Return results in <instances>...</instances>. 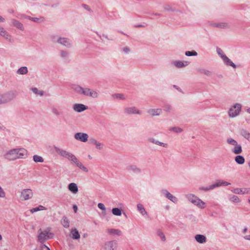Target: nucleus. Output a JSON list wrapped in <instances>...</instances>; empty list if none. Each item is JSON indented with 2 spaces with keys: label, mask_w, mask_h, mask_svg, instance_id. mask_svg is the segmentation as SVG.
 <instances>
[{
  "label": "nucleus",
  "mask_w": 250,
  "mask_h": 250,
  "mask_svg": "<svg viewBox=\"0 0 250 250\" xmlns=\"http://www.w3.org/2000/svg\"><path fill=\"white\" fill-rule=\"evenodd\" d=\"M161 193L165 195V196L169 199L171 202H173L174 203L176 204L178 202V198L174 196L172 194H171L170 192H169L166 189H162L161 190Z\"/></svg>",
  "instance_id": "obj_10"
},
{
  "label": "nucleus",
  "mask_w": 250,
  "mask_h": 250,
  "mask_svg": "<svg viewBox=\"0 0 250 250\" xmlns=\"http://www.w3.org/2000/svg\"><path fill=\"white\" fill-rule=\"evenodd\" d=\"M240 134L246 139L250 142V133L245 129L240 130Z\"/></svg>",
  "instance_id": "obj_27"
},
{
  "label": "nucleus",
  "mask_w": 250,
  "mask_h": 250,
  "mask_svg": "<svg viewBox=\"0 0 250 250\" xmlns=\"http://www.w3.org/2000/svg\"><path fill=\"white\" fill-rule=\"evenodd\" d=\"M173 87L175 88H176L177 90H178V91H180V92H182V89L178 86H177V85H173Z\"/></svg>",
  "instance_id": "obj_60"
},
{
  "label": "nucleus",
  "mask_w": 250,
  "mask_h": 250,
  "mask_svg": "<svg viewBox=\"0 0 250 250\" xmlns=\"http://www.w3.org/2000/svg\"><path fill=\"white\" fill-rule=\"evenodd\" d=\"M44 209H45V208L44 207H43L42 206L40 205V206H39L38 207H36V208H32L31 210V211L32 213H34V212H35L39 211V210H43Z\"/></svg>",
  "instance_id": "obj_44"
},
{
  "label": "nucleus",
  "mask_w": 250,
  "mask_h": 250,
  "mask_svg": "<svg viewBox=\"0 0 250 250\" xmlns=\"http://www.w3.org/2000/svg\"><path fill=\"white\" fill-rule=\"evenodd\" d=\"M27 152L24 148H14L7 152L4 157L8 161H14L18 159L26 158Z\"/></svg>",
  "instance_id": "obj_1"
},
{
  "label": "nucleus",
  "mask_w": 250,
  "mask_h": 250,
  "mask_svg": "<svg viewBox=\"0 0 250 250\" xmlns=\"http://www.w3.org/2000/svg\"><path fill=\"white\" fill-rule=\"evenodd\" d=\"M89 142L90 144H93L95 146V147L99 150L102 149L103 148V144L98 142L94 138H91L89 139Z\"/></svg>",
  "instance_id": "obj_18"
},
{
  "label": "nucleus",
  "mask_w": 250,
  "mask_h": 250,
  "mask_svg": "<svg viewBox=\"0 0 250 250\" xmlns=\"http://www.w3.org/2000/svg\"><path fill=\"white\" fill-rule=\"evenodd\" d=\"M23 17L37 23H41L45 21V19L43 17H40V18H34L27 16H23Z\"/></svg>",
  "instance_id": "obj_21"
},
{
  "label": "nucleus",
  "mask_w": 250,
  "mask_h": 250,
  "mask_svg": "<svg viewBox=\"0 0 250 250\" xmlns=\"http://www.w3.org/2000/svg\"><path fill=\"white\" fill-rule=\"evenodd\" d=\"M241 104H235L229 111V115L230 117L234 118L240 113L241 110Z\"/></svg>",
  "instance_id": "obj_7"
},
{
  "label": "nucleus",
  "mask_w": 250,
  "mask_h": 250,
  "mask_svg": "<svg viewBox=\"0 0 250 250\" xmlns=\"http://www.w3.org/2000/svg\"><path fill=\"white\" fill-rule=\"evenodd\" d=\"M137 208L140 213L142 215L144 216L145 215H147V213L142 204H138L137 205Z\"/></svg>",
  "instance_id": "obj_29"
},
{
  "label": "nucleus",
  "mask_w": 250,
  "mask_h": 250,
  "mask_svg": "<svg viewBox=\"0 0 250 250\" xmlns=\"http://www.w3.org/2000/svg\"><path fill=\"white\" fill-rule=\"evenodd\" d=\"M198 72H200L201 74H205L208 76H210L212 75V72L210 71L209 70L205 69H199L198 70Z\"/></svg>",
  "instance_id": "obj_37"
},
{
  "label": "nucleus",
  "mask_w": 250,
  "mask_h": 250,
  "mask_svg": "<svg viewBox=\"0 0 250 250\" xmlns=\"http://www.w3.org/2000/svg\"><path fill=\"white\" fill-rule=\"evenodd\" d=\"M223 181L221 180H217L215 183L212 184V187L215 188L223 186Z\"/></svg>",
  "instance_id": "obj_43"
},
{
  "label": "nucleus",
  "mask_w": 250,
  "mask_h": 250,
  "mask_svg": "<svg viewBox=\"0 0 250 250\" xmlns=\"http://www.w3.org/2000/svg\"><path fill=\"white\" fill-rule=\"evenodd\" d=\"M72 238L73 239H78L80 238V235L78 230L76 229H72L71 231Z\"/></svg>",
  "instance_id": "obj_30"
},
{
  "label": "nucleus",
  "mask_w": 250,
  "mask_h": 250,
  "mask_svg": "<svg viewBox=\"0 0 250 250\" xmlns=\"http://www.w3.org/2000/svg\"><path fill=\"white\" fill-rule=\"evenodd\" d=\"M188 200L194 205L201 208H205V203L199 199L198 197L192 194H188L186 195Z\"/></svg>",
  "instance_id": "obj_5"
},
{
  "label": "nucleus",
  "mask_w": 250,
  "mask_h": 250,
  "mask_svg": "<svg viewBox=\"0 0 250 250\" xmlns=\"http://www.w3.org/2000/svg\"><path fill=\"white\" fill-rule=\"evenodd\" d=\"M227 142L228 144L234 146H236L237 144V141L231 138H228L227 140Z\"/></svg>",
  "instance_id": "obj_42"
},
{
  "label": "nucleus",
  "mask_w": 250,
  "mask_h": 250,
  "mask_svg": "<svg viewBox=\"0 0 250 250\" xmlns=\"http://www.w3.org/2000/svg\"><path fill=\"white\" fill-rule=\"evenodd\" d=\"M148 141L149 142H150V143H152L153 144H156L157 145H158V146H163L164 147L167 148V146H168L167 144L161 142L159 141L158 140H155L153 138H149L148 139Z\"/></svg>",
  "instance_id": "obj_24"
},
{
  "label": "nucleus",
  "mask_w": 250,
  "mask_h": 250,
  "mask_svg": "<svg viewBox=\"0 0 250 250\" xmlns=\"http://www.w3.org/2000/svg\"><path fill=\"white\" fill-rule=\"evenodd\" d=\"M165 9H166L167 11H171L172 10V9L171 7H170L169 6L167 5L165 7Z\"/></svg>",
  "instance_id": "obj_61"
},
{
  "label": "nucleus",
  "mask_w": 250,
  "mask_h": 250,
  "mask_svg": "<svg viewBox=\"0 0 250 250\" xmlns=\"http://www.w3.org/2000/svg\"><path fill=\"white\" fill-rule=\"evenodd\" d=\"M5 127L0 123V130H4Z\"/></svg>",
  "instance_id": "obj_62"
},
{
  "label": "nucleus",
  "mask_w": 250,
  "mask_h": 250,
  "mask_svg": "<svg viewBox=\"0 0 250 250\" xmlns=\"http://www.w3.org/2000/svg\"><path fill=\"white\" fill-rule=\"evenodd\" d=\"M221 58L225 64L236 68L235 64L226 55L221 56Z\"/></svg>",
  "instance_id": "obj_20"
},
{
  "label": "nucleus",
  "mask_w": 250,
  "mask_h": 250,
  "mask_svg": "<svg viewBox=\"0 0 250 250\" xmlns=\"http://www.w3.org/2000/svg\"><path fill=\"white\" fill-rule=\"evenodd\" d=\"M114 97L116 98L124 100L125 99V97L124 95L122 94L118 93L114 95Z\"/></svg>",
  "instance_id": "obj_51"
},
{
  "label": "nucleus",
  "mask_w": 250,
  "mask_h": 250,
  "mask_svg": "<svg viewBox=\"0 0 250 250\" xmlns=\"http://www.w3.org/2000/svg\"><path fill=\"white\" fill-rule=\"evenodd\" d=\"M32 91L34 93L37 95H39L41 96L43 95L44 92L42 90H39L37 88L34 87L31 88Z\"/></svg>",
  "instance_id": "obj_40"
},
{
  "label": "nucleus",
  "mask_w": 250,
  "mask_h": 250,
  "mask_svg": "<svg viewBox=\"0 0 250 250\" xmlns=\"http://www.w3.org/2000/svg\"><path fill=\"white\" fill-rule=\"evenodd\" d=\"M17 96L15 91H10L0 95V104H3L10 102L15 99Z\"/></svg>",
  "instance_id": "obj_4"
},
{
  "label": "nucleus",
  "mask_w": 250,
  "mask_h": 250,
  "mask_svg": "<svg viewBox=\"0 0 250 250\" xmlns=\"http://www.w3.org/2000/svg\"><path fill=\"white\" fill-rule=\"evenodd\" d=\"M76 166L85 172H87L88 171V168L84 166L80 161H79V163L77 164Z\"/></svg>",
  "instance_id": "obj_38"
},
{
  "label": "nucleus",
  "mask_w": 250,
  "mask_h": 250,
  "mask_svg": "<svg viewBox=\"0 0 250 250\" xmlns=\"http://www.w3.org/2000/svg\"><path fill=\"white\" fill-rule=\"evenodd\" d=\"M8 12L10 14H13L14 13V10L13 9H9L8 10Z\"/></svg>",
  "instance_id": "obj_63"
},
{
  "label": "nucleus",
  "mask_w": 250,
  "mask_h": 250,
  "mask_svg": "<svg viewBox=\"0 0 250 250\" xmlns=\"http://www.w3.org/2000/svg\"><path fill=\"white\" fill-rule=\"evenodd\" d=\"M72 88L79 94L89 96L93 98H97L99 97V94L97 91L88 88H83L79 85H74Z\"/></svg>",
  "instance_id": "obj_2"
},
{
  "label": "nucleus",
  "mask_w": 250,
  "mask_h": 250,
  "mask_svg": "<svg viewBox=\"0 0 250 250\" xmlns=\"http://www.w3.org/2000/svg\"><path fill=\"white\" fill-rule=\"evenodd\" d=\"M88 108V107L82 104H75L73 105V109L77 112H81Z\"/></svg>",
  "instance_id": "obj_15"
},
{
  "label": "nucleus",
  "mask_w": 250,
  "mask_h": 250,
  "mask_svg": "<svg viewBox=\"0 0 250 250\" xmlns=\"http://www.w3.org/2000/svg\"><path fill=\"white\" fill-rule=\"evenodd\" d=\"M5 196V193L2 188L0 186V198H4Z\"/></svg>",
  "instance_id": "obj_53"
},
{
  "label": "nucleus",
  "mask_w": 250,
  "mask_h": 250,
  "mask_svg": "<svg viewBox=\"0 0 250 250\" xmlns=\"http://www.w3.org/2000/svg\"><path fill=\"white\" fill-rule=\"evenodd\" d=\"M98 207L99 208H100L101 209H102L103 210H105V206L103 203H99L98 204Z\"/></svg>",
  "instance_id": "obj_55"
},
{
  "label": "nucleus",
  "mask_w": 250,
  "mask_h": 250,
  "mask_svg": "<svg viewBox=\"0 0 250 250\" xmlns=\"http://www.w3.org/2000/svg\"><path fill=\"white\" fill-rule=\"evenodd\" d=\"M82 6L85 10H87L88 11H91V9H90V7H89L88 5H87L86 4H82Z\"/></svg>",
  "instance_id": "obj_57"
},
{
  "label": "nucleus",
  "mask_w": 250,
  "mask_h": 250,
  "mask_svg": "<svg viewBox=\"0 0 250 250\" xmlns=\"http://www.w3.org/2000/svg\"><path fill=\"white\" fill-rule=\"evenodd\" d=\"M244 238L246 240H250V235L244 236Z\"/></svg>",
  "instance_id": "obj_64"
},
{
  "label": "nucleus",
  "mask_w": 250,
  "mask_h": 250,
  "mask_svg": "<svg viewBox=\"0 0 250 250\" xmlns=\"http://www.w3.org/2000/svg\"><path fill=\"white\" fill-rule=\"evenodd\" d=\"M124 112L126 114L130 115L132 114H140L141 112L139 110L136 108L134 106L126 107L124 109Z\"/></svg>",
  "instance_id": "obj_12"
},
{
  "label": "nucleus",
  "mask_w": 250,
  "mask_h": 250,
  "mask_svg": "<svg viewBox=\"0 0 250 250\" xmlns=\"http://www.w3.org/2000/svg\"><path fill=\"white\" fill-rule=\"evenodd\" d=\"M230 185V183H229V182H227L223 181V186H229V185Z\"/></svg>",
  "instance_id": "obj_59"
},
{
  "label": "nucleus",
  "mask_w": 250,
  "mask_h": 250,
  "mask_svg": "<svg viewBox=\"0 0 250 250\" xmlns=\"http://www.w3.org/2000/svg\"><path fill=\"white\" fill-rule=\"evenodd\" d=\"M235 161L237 164L242 165L245 162V158L241 155H237L235 158Z\"/></svg>",
  "instance_id": "obj_34"
},
{
  "label": "nucleus",
  "mask_w": 250,
  "mask_h": 250,
  "mask_svg": "<svg viewBox=\"0 0 250 250\" xmlns=\"http://www.w3.org/2000/svg\"><path fill=\"white\" fill-rule=\"evenodd\" d=\"M233 192L238 194H250V188H236L233 189Z\"/></svg>",
  "instance_id": "obj_17"
},
{
  "label": "nucleus",
  "mask_w": 250,
  "mask_h": 250,
  "mask_svg": "<svg viewBox=\"0 0 250 250\" xmlns=\"http://www.w3.org/2000/svg\"><path fill=\"white\" fill-rule=\"evenodd\" d=\"M172 107L171 105L167 104L164 107V110L166 112H170L171 110Z\"/></svg>",
  "instance_id": "obj_52"
},
{
  "label": "nucleus",
  "mask_w": 250,
  "mask_h": 250,
  "mask_svg": "<svg viewBox=\"0 0 250 250\" xmlns=\"http://www.w3.org/2000/svg\"><path fill=\"white\" fill-rule=\"evenodd\" d=\"M27 72V68L25 66L21 67L17 70V73L20 75L26 74Z\"/></svg>",
  "instance_id": "obj_35"
},
{
  "label": "nucleus",
  "mask_w": 250,
  "mask_h": 250,
  "mask_svg": "<svg viewBox=\"0 0 250 250\" xmlns=\"http://www.w3.org/2000/svg\"><path fill=\"white\" fill-rule=\"evenodd\" d=\"M38 232V240L41 243H44L45 241L48 239H52L54 235L53 233L50 232L49 230H47V229H46L43 231H42L41 229H40Z\"/></svg>",
  "instance_id": "obj_6"
},
{
  "label": "nucleus",
  "mask_w": 250,
  "mask_h": 250,
  "mask_svg": "<svg viewBox=\"0 0 250 250\" xmlns=\"http://www.w3.org/2000/svg\"><path fill=\"white\" fill-rule=\"evenodd\" d=\"M54 150L60 156L67 159L70 161L72 164H75L76 166L77 164H78L80 161L72 153L57 146H54Z\"/></svg>",
  "instance_id": "obj_3"
},
{
  "label": "nucleus",
  "mask_w": 250,
  "mask_h": 250,
  "mask_svg": "<svg viewBox=\"0 0 250 250\" xmlns=\"http://www.w3.org/2000/svg\"><path fill=\"white\" fill-rule=\"evenodd\" d=\"M68 189L72 193L76 194L78 192V188L77 184L74 183H71L68 185Z\"/></svg>",
  "instance_id": "obj_22"
},
{
  "label": "nucleus",
  "mask_w": 250,
  "mask_h": 250,
  "mask_svg": "<svg viewBox=\"0 0 250 250\" xmlns=\"http://www.w3.org/2000/svg\"><path fill=\"white\" fill-rule=\"evenodd\" d=\"M33 160L36 163H42L44 161L43 158L40 156L35 155L33 156Z\"/></svg>",
  "instance_id": "obj_39"
},
{
  "label": "nucleus",
  "mask_w": 250,
  "mask_h": 250,
  "mask_svg": "<svg viewBox=\"0 0 250 250\" xmlns=\"http://www.w3.org/2000/svg\"><path fill=\"white\" fill-rule=\"evenodd\" d=\"M195 240L199 243H204L206 242L207 239L205 236L202 234H197L195 236Z\"/></svg>",
  "instance_id": "obj_26"
},
{
  "label": "nucleus",
  "mask_w": 250,
  "mask_h": 250,
  "mask_svg": "<svg viewBox=\"0 0 250 250\" xmlns=\"http://www.w3.org/2000/svg\"><path fill=\"white\" fill-rule=\"evenodd\" d=\"M11 22H12V25L16 27V28H18L19 29H20L21 31H23V30H24L23 26L21 22H20L19 21L15 20V19H12L11 20Z\"/></svg>",
  "instance_id": "obj_23"
},
{
  "label": "nucleus",
  "mask_w": 250,
  "mask_h": 250,
  "mask_svg": "<svg viewBox=\"0 0 250 250\" xmlns=\"http://www.w3.org/2000/svg\"><path fill=\"white\" fill-rule=\"evenodd\" d=\"M123 51L125 54H128L130 52V49L128 47L126 46L123 48Z\"/></svg>",
  "instance_id": "obj_56"
},
{
  "label": "nucleus",
  "mask_w": 250,
  "mask_h": 250,
  "mask_svg": "<svg viewBox=\"0 0 250 250\" xmlns=\"http://www.w3.org/2000/svg\"><path fill=\"white\" fill-rule=\"evenodd\" d=\"M117 247V242L115 240L108 241L104 243L102 250H115Z\"/></svg>",
  "instance_id": "obj_8"
},
{
  "label": "nucleus",
  "mask_w": 250,
  "mask_h": 250,
  "mask_svg": "<svg viewBox=\"0 0 250 250\" xmlns=\"http://www.w3.org/2000/svg\"><path fill=\"white\" fill-rule=\"evenodd\" d=\"M0 36L4 38L7 41L12 42V36L2 27L0 26Z\"/></svg>",
  "instance_id": "obj_14"
},
{
  "label": "nucleus",
  "mask_w": 250,
  "mask_h": 250,
  "mask_svg": "<svg viewBox=\"0 0 250 250\" xmlns=\"http://www.w3.org/2000/svg\"><path fill=\"white\" fill-rule=\"evenodd\" d=\"M185 55L187 56H195L197 55V53L195 51H187L185 52Z\"/></svg>",
  "instance_id": "obj_45"
},
{
  "label": "nucleus",
  "mask_w": 250,
  "mask_h": 250,
  "mask_svg": "<svg viewBox=\"0 0 250 250\" xmlns=\"http://www.w3.org/2000/svg\"><path fill=\"white\" fill-rule=\"evenodd\" d=\"M52 112L53 114L55 115L56 116H59L60 115V112L59 111V110L56 108V107H52Z\"/></svg>",
  "instance_id": "obj_49"
},
{
  "label": "nucleus",
  "mask_w": 250,
  "mask_h": 250,
  "mask_svg": "<svg viewBox=\"0 0 250 250\" xmlns=\"http://www.w3.org/2000/svg\"><path fill=\"white\" fill-rule=\"evenodd\" d=\"M108 232L110 234H114L120 236L122 234V232L120 230L118 229H107Z\"/></svg>",
  "instance_id": "obj_33"
},
{
  "label": "nucleus",
  "mask_w": 250,
  "mask_h": 250,
  "mask_svg": "<svg viewBox=\"0 0 250 250\" xmlns=\"http://www.w3.org/2000/svg\"><path fill=\"white\" fill-rule=\"evenodd\" d=\"M172 64L177 68H182L188 66L189 64V62L188 61H176L173 62Z\"/></svg>",
  "instance_id": "obj_19"
},
{
  "label": "nucleus",
  "mask_w": 250,
  "mask_h": 250,
  "mask_svg": "<svg viewBox=\"0 0 250 250\" xmlns=\"http://www.w3.org/2000/svg\"><path fill=\"white\" fill-rule=\"evenodd\" d=\"M230 200L232 202L238 203V202H240V200H239V198L236 195H233L230 198Z\"/></svg>",
  "instance_id": "obj_48"
},
{
  "label": "nucleus",
  "mask_w": 250,
  "mask_h": 250,
  "mask_svg": "<svg viewBox=\"0 0 250 250\" xmlns=\"http://www.w3.org/2000/svg\"><path fill=\"white\" fill-rule=\"evenodd\" d=\"M42 250H50L49 248L45 245H43L42 247Z\"/></svg>",
  "instance_id": "obj_58"
},
{
  "label": "nucleus",
  "mask_w": 250,
  "mask_h": 250,
  "mask_svg": "<svg viewBox=\"0 0 250 250\" xmlns=\"http://www.w3.org/2000/svg\"><path fill=\"white\" fill-rule=\"evenodd\" d=\"M61 224L65 228L69 227L70 222L66 216H63L61 220Z\"/></svg>",
  "instance_id": "obj_28"
},
{
  "label": "nucleus",
  "mask_w": 250,
  "mask_h": 250,
  "mask_svg": "<svg viewBox=\"0 0 250 250\" xmlns=\"http://www.w3.org/2000/svg\"><path fill=\"white\" fill-rule=\"evenodd\" d=\"M147 112L152 116H158L162 113V110L160 108L150 109Z\"/></svg>",
  "instance_id": "obj_25"
},
{
  "label": "nucleus",
  "mask_w": 250,
  "mask_h": 250,
  "mask_svg": "<svg viewBox=\"0 0 250 250\" xmlns=\"http://www.w3.org/2000/svg\"><path fill=\"white\" fill-rule=\"evenodd\" d=\"M76 140L83 142H86L88 140V135L87 134L83 132H78L74 135Z\"/></svg>",
  "instance_id": "obj_11"
},
{
  "label": "nucleus",
  "mask_w": 250,
  "mask_h": 250,
  "mask_svg": "<svg viewBox=\"0 0 250 250\" xmlns=\"http://www.w3.org/2000/svg\"><path fill=\"white\" fill-rule=\"evenodd\" d=\"M33 196L32 190L30 188L23 189L21 192V197L22 200H27L31 199Z\"/></svg>",
  "instance_id": "obj_9"
},
{
  "label": "nucleus",
  "mask_w": 250,
  "mask_h": 250,
  "mask_svg": "<svg viewBox=\"0 0 250 250\" xmlns=\"http://www.w3.org/2000/svg\"><path fill=\"white\" fill-rule=\"evenodd\" d=\"M157 234L158 236L160 237V238L164 242L166 241V239L165 235L161 230L159 229L157 231Z\"/></svg>",
  "instance_id": "obj_41"
},
{
  "label": "nucleus",
  "mask_w": 250,
  "mask_h": 250,
  "mask_svg": "<svg viewBox=\"0 0 250 250\" xmlns=\"http://www.w3.org/2000/svg\"><path fill=\"white\" fill-rule=\"evenodd\" d=\"M126 170L136 174H139L142 172L141 169L134 165H130L127 166L126 167Z\"/></svg>",
  "instance_id": "obj_16"
},
{
  "label": "nucleus",
  "mask_w": 250,
  "mask_h": 250,
  "mask_svg": "<svg viewBox=\"0 0 250 250\" xmlns=\"http://www.w3.org/2000/svg\"><path fill=\"white\" fill-rule=\"evenodd\" d=\"M234 147L232 149V151L236 154H239L242 153V146L240 145L237 144L236 146H234Z\"/></svg>",
  "instance_id": "obj_32"
},
{
  "label": "nucleus",
  "mask_w": 250,
  "mask_h": 250,
  "mask_svg": "<svg viewBox=\"0 0 250 250\" xmlns=\"http://www.w3.org/2000/svg\"><path fill=\"white\" fill-rule=\"evenodd\" d=\"M170 131H174L176 133H179L183 131V129L180 127H173L169 129Z\"/></svg>",
  "instance_id": "obj_46"
},
{
  "label": "nucleus",
  "mask_w": 250,
  "mask_h": 250,
  "mask_svg": "<svg viewBox=\"0 0 250 250\" xmlns=\"http://www.w3.org/2000/svg\"><path fill=\"white\" fill-rule=\"evenodd\" d=\"M112 213L116 216H121L122 214V209L119 208H115L112 209Z\"/></svg>",
  "instance_id": "obj_36"
},
{
  "label": "nucleus",
  "mask_w": 250,
  "mask_h": 250,
  "mask_svg": "<svg viewBox=\"0 0 250 250\" xmlns=\"http://www.w3.org/2000/svg\"><path fill=\"white\" fill-rule=\"evenodd\" d=\"M61 55L62 58H66L68 55V53L65 51L62 50L61 51Z\"/></svg>",
  "instance_id": "obj_50"
},
{
  "label": "nucleus",
  "mask_w": 250,
  "mask_h": 250,
  "mask_svg": "<svg viewBox=\"0 0 250 250\" xmlns=\"http://www.w3.org/2000/svg\"><path fill=\"white\" fill-rule=\"evenodd\" d=\"M217 52L221 58L222 56H225V55L223 54V51L222 50L219 48H217Z\"/></svg>",
  "instance_id": "obj_54"
},
{
  "label": "nucleus",
  "mask_w": 250,
  "mask_h": 250,
  "mask_svg": "<svg viewBox=\"0 0 250 250\" xmlns=\"http://www.w3.org/2000/svg\"><path fill=\"white\" fill-rule=\"evenodd\" d=\"M213 26L218 27L219 28H228L229 25L227 23L220 22L218 23H213L212 24Z\"/></svg>",
  "instance_id": "obj_31"
},
{
  "label": "nucleus",
  "mask_w": 250,
  "mask_h": 250,
  "mask_svg": "<svg viewBox=\"0 0 250 250\" xmlns=\"http://www.w3.org/2000/svg\"><path fill=\"white\" fill-rule=\"evenodd\" d=\"M57 42L59 43L68 48L71 47L72 46L71 41L67 38H59L57 40Z\"/></svg>",
  "instance_id": "obj_13"
},
{
  "label": "nucleus",
  "mask_w": 250,
  "mask_h": 250,
  "mask_svg": "<svg viewBox=\"0 0 250 250\" xmlns=\"http://www.w3.org/2000/svg\"><path fill=\"white\" fill-rule=\"evenodd\" d=\"M199 189H200V190H201L208 191V190L214 189V188H213L212 185H211L206 187H200L199 188Z\"/></svg>",
  "instance_id": "obj_47"
}]
</instances>
